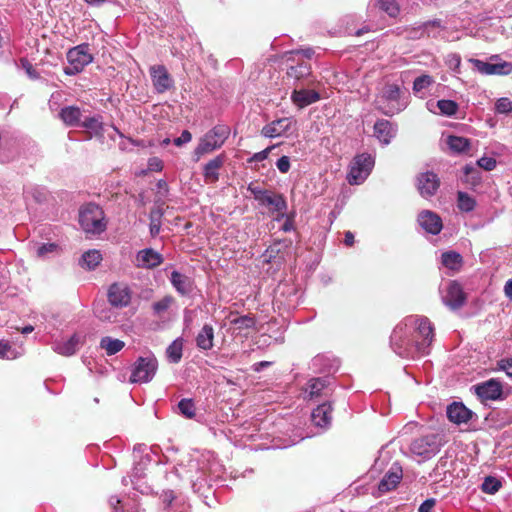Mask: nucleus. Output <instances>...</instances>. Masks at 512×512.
I'll use <instances>...</instances> for the list:
<instances>
[{"mask_svg":"<svg viewBox=\"0 0 512 512\" xmlns=\"http://www.w3.org/2000/svg\"><path fill=\"white\" fill-rule=\"evenodd\" d=\"M417 222L426 233L431 235H438L443 228L441 217L431 210L421 211L418 214Z\"/></svg>","mask_w":512,"mask_h":512,"instance_id":"20","label":"nucleus"},{"mask_svg":"<svg viewBox=\"0 0 512 512\" xmlns=\"http://www.w3.org/2000/svg\"><path fill=\"white\" fill-rule=\"evenodd\" d=\"M59 245L56 243H41L37 244L36 256L41 259H45L49 254L57 252Z\"/></svg>","mask_w":512,"mask_h":512,"instance_id":"52","label":"nucleus"},{"mask_svg":"<svg viewBox=\"0 0 512 512\" xmlns=\"http://www.w3.org/2000/svg\"><path fill=\"white\" fill-rule=\"evenodd\" d=\"M79 225L87 234L99 235L107 228L105 213L98 204L89 202L79 208Z\"/></svg>","mask_w":512,"mask_h":512,"instance_id":"4","label":"nucleus"},{"mask_svg":"<svg viewBox=\"0 0 512 512\" xmlns=\"http://www.w3.org/2000/svg\"><path fill=\"white\" fill-rule=\"evenodd\" d=\"M173 302V298L171 296H165L161 300L156 301L152 304L153 314L156 316H160L162 313L166 312L170 305Z\"/></svg>","mask_w":512,"mask_h":512,"instance_id":"53","label":"nucleus"},{"mask_svg":"<svg viewBox=\"0 0 512 512\" xmlns=\"http://www.w3.org/2000/svg\"><path fill=\"white\" fill-rule=\"evenodd\" d=\"M440 187L438 175L432 171L422 172L417 176V189L424 198L434 196Z\"/></svg>","mask_w":512,"mask_h":512,"instance_id":"18","label":"nucleus"},{"mask_svg":"<svg viewBox=\"0 0 512 512\" xmlns=\"http://www.w3.org/2000/svg\"><path fill=\"white\" fill-rule=\"evenodd\" d=\"M161 499L165 512H190L189 504L184 499L176 497L172 490L164 491Z\"/></svg>","mask_w":512,"mask_h":512,"instance_id":"29","label":"nucleus"},{"mask_svg":"<svg viewBox=\"0 0 512 512\" xmlns=\"http://www.w3.org/2000/svg\"><path fill=\"white\" fill-rule=\"evenodd\" d=\"M163 262V256L152 248L140 250L136 255L138 267L153 269Z\"/></svg>","mask_w":512,"mask_h":512,"instance_id":"28","label":"nucleus"},{"mask_svg":"<svg viewBox=\"0 0 512 512\" xmlns=\"http://www.w3.org/2000/svg\"><path fill=\"white\" fill-rule=\"evenodd\" d=\"M272 212H283L287 210L288 204L283 194L277 193L269 205Z\"/></svg>","mask_w":512,"mask_h":512,"instance_id":"55","label":"nucleus"},{"mask_svg":"<svg viewBox=\"0 0 512 512\" xmlns=\"http://www.w3.org/2000/svg\"><path fill=\"white\" fill-rule=\"evenodd\" d=\"M183 355V342L181 338L175 339L166 349V356L170 363H179Z\"/></svg>","mask_w":512,"mask_h":512,"instance_id":"42","label":"nucleus"},{"mask_svg":"<svg viewBox=\"0 0 512 512\" xmlns=\"http://www.w3.org/2000/svg\"><path fill=\"white\" fill-rule=\"evenodd\" d=\"M473 68L482 75L505 76L512 73V62L501 61L499 55L490 57V62L471 58L469 60Z\"/></svg>","mask_w":512,"mask_h":512,"instance_id":"9","label":"nucleus"},{"mask_svg":"<svg viewBox=\"0 0 512 512\" xmlns=\"http://www.w3.org/2000/svg\"><path fill=\"white\" fill-rule=\"evenodd\" d=\"M134 461L135 463L131 474L132 482L134 481V479H140L141 477L144 476L147 466L152 461L158 462V460L153 459V456L150 453H146L144 456L139 457V460L136 459Z\"/></svg>","mask_w":512,"mask_h":512,"instance_id":"40","label":"nucleus"},{"mask_svg":"<svg viewBox=\"0 0 512 512\" xmlns=\"http://www.w3.org/2000/svg\"><path fill=\"white\" fill-rule=\"evenodd\" d=\"M281 240L274 241L262 254L263 262L272 263L277 256L281 253Z\"/></svg>","mask_w":512,"mask_h":512,"instance_id":"51","label":"nucleus"},{"mask_svg":"<svg viewBox=\"0 0 512 512\" xmlns=\"http://www.w3.org/2000/svg\"><path fill=\"white\" fill-rule=\"evenodd\" d=\"M107 299L111 306L115 308H125L131 302L132 291L127 284L115 282L108 288Z\"/></svg>","mask_w":512,"mask_h":512,"instance_id":"12","label":"nucleus"},{"mask_svg":"<svg viewBox=\"0 0 512 512\" xmlns=\"http://www.w3.org/2000/svg\"><path fill=\"white\" fill-rule=\"evenodd\" d=\"M433 323L426 316L410 315L403 319L390 336L393 351L401 358L428 355L435 338Z\"/></svg>","mask_w":512,"mask_h":512,"instance_id":"1","label":"nucleus"},{"mask_svg":"<svg viewBox=\"0 0 512 512\" xmlns=\"http://www.w3.org/2000/svg\"><path fill=\"white\" fill-rule=\"evenodd\" d=\"M178 412L186 419H194L196 416V407L191 398H182L177 404Z\"/></svg>","mask_w":512,"mask_h":512,"instance_id":"46","label":"nucleus"},{"mask_svg":"<svg viewBox=\"0 0 512 512\" xmlns=\"http://www.w3.org/2000/svg\"><path fill=\"white\" fill-rule=\"evenodd\" d=\"M402 467L398 463H393L390 469L385 473L378 484V490L381 493L389 492L397 487L402 479Z\"/></svg>","mask_w":512,"mask_h":512,"instance_id":"25","label":"nucleus"},{"mask_svg":"<svg viewBox=\"0 0 512 512\" xmlns=\"http://www.w3.org/2000/svg\"><path fill=\"white\" fill-rule=\"evenodd\" d=\"M441 263L446 268L457 271L461 268L463 263V257L460 253L450 250L443 252L441 255Z\"/></svg>","mask_w":512,"mask_h":512,"instance_id":"36","label":"nucleus"},{"mask_svg":"<svg viewBox=\"0 0 512 512\" xmlns=\"http://www.w3.org/2000/svg\"><path fill=\"white\" fill-rule=\"evenodd\" d=\"M443 304L450 310L455 311L463 307L466 303V294L462 286L457 281H450L446 288L441 291Z\"/></svg>","mask_w":512,"mask_h":512,"instance_id":"11","label":"nucleus"},{"mask_svg":"<svg viewBox=\"0 0 512 512\" xmlns=\"http://www.w3.org/2000/svg\"><path fill=\"white\" fill-rule=\"evenodd\" d=\"M446 65L448 68L455 72L460 73L461 57L457 53H452L447 56Z\"/></svg>","mask_w":512,"mask_h":512,"instance_id":"57","label":"nucleus"},{"mask_svg":"<svg viewBox=\"0 0 512 512\" xmlns=\"http://www.w3.org/2000/svg\"><path fill=\"white\" fill-rule=\"evenodd\" d=\"M170 282L174 289L181 296H189L192 294L194 290V281L189 276L177 271L173 270L170 275Z\"/></svg>","mask_w":512,"mask_h":512,"instance_id":"26","label":"nucleus"},{"mask_svg":"<svg viewBox=\"0 0 512 512\" xmlns=\"http://www.w3.org/2000/svg\"><path fill=\"white\" fill-rule=\"evenodd\" d=\"M163 215H164V210L160 205L151 209V211L149 213V220H150L149 230H150V234L152 237H155L160 233L161 219H162Z\"/></svg>","mask_w":512,"mask_h":512,"instance_id":"41","label":"nucleus"},{"mask_svg":"<svg viewBox=\"0 0 512 512\" xmlns=\"http://www.w3.org/2000/svg\"><path fill=\"white\" fill-rule=\"evenodd\" d=\"M276 167L281 173H287L290 170V158L286 155L281 156L277 162Z\"/></svg>","mask_w":512,"mask_h":512,"instance_id":"63","label":"nucleus"},{"mask_svg":"<svg viewBox=\"0 0 512 512\" xmlns=\"http://www.w3.org/2000/svg\"><path fill=\"white\" fill-rule=\"evenodd\" d=\"M374 136L382 145H388L396 137L397 125L386 119H378L374 126Z\"/></svg>","mask_w":512,"mask_h":512,"instance_id":"23","label":"nucleus"},{"mask_svg":"<svg viewBox=\"0 0 512 512\" xmlns=\"http://www.w3.org/2000/svg\"><path fill=\"white\" fill-rule=\"evenodd\" d=\"M67 61L69 64H77L85 68L93 62V56L89 53V44L83 43L68 50Z\"/></svg>","mask_w":512,"mask_h":512,"instance_id":"24","label":"nucleus"},{"mask_svg":"<svg viewBox=\"0 0 512 512\" xmlns=\"http://www.w3.org/2000/svg\"><path fill=\"white\" fill-rule=\"evenodd\" d=\"M497 165V161L493 157L483 156L476 161V167L484 169L485 171H492Z\"/></svg>","mask_w":512,"mask_h":512,"instance_id":"58","label":"nucleus"},{"mask_svg":"<svg viewBox=\"0 0 512 512\" xmlns=\"http://www.w3.org/2000/svg\"><path fill=\"white\" fill-rule=\"evenodd\" d=\"M457 206L462 212H471L475 209L476 201L468 193L459 191L457 194Z\"/></svg>","mask_w":512,"mask_h":512,"instance_id":"48","label":"nucleus"},{"mask_svg":"<svg viewBox=\"0 0 512 512\" xmlns=\"http://www.w3.org/2000/svg\"><path fill=\"white\" fill-rule=\"evenodd\" d=\"M146 453H150L151 455H157L155 448L148 447L146 444H136L133 448L134 460L138 457L144 456Z\"/></svg>","mask_w":512,"mask_h":512,"instance_id":"59","label":"nucleus"},{"mask_svg":"<svg viewBox=\"0 0 512 512\" xmlns=\"http://www.w3.org/2000/svg\"><path fill=\"white\" fill-rule=\"evenodd\" d=\"M471 390L478 396V398L484 402L490 401H502L506 398V394L503 391V385L501 381L496 378H491L484 382H480L471 387Z\"/></svg>","mask_w":512,"mask_h":512,"instance_id":"10","label":"nucleus"},{"mask_svg":"<svg viewBox=\"0 0 512 512\" xmlns=\"http://www.w3.org/2000/svg\"><path fill=\"white\" fill-rule=\"evenodd\" d=\"M124 346V341L120 339H114L109 336L102 337L99 343V347L104 349L108 356L117 354L124 348Z\"/></svg>","mask_w":512,"mask_h":512,"instance_id":"38","label":"nucleus"},{"mask_svg":"<svg viewBox=\"0 0 512 512\" xmlns=\"http://www.w3.org/2000/svg\"><path fill=\"white\" fill-rule=\"evenodd\" d=\"M273 147L274 146H270V147H267V148H265L264 150H262L260 152L254 153L248 159V163L262 162V161L266 160L268 158V156H269L270 151L273 149Z\"/></svg>","mask_w":512,"mask_h":512,"instance_id":"61","label":"nucleus"},{"mask_svg":"<svg viewBox=\"0 0 512 512\" xmlns=\"http://www.w3.org/2000/svg\"><path fill=\"white\" fill-rule=\"evenodd\" d=\"M333 405L330 401L319 404L312 410L311 421L315 427L326 431L331 427Z\"/></svg>","mask_w":512,"mask_h":512,"instance_id":"19","label":"nucleus"},{"mask_svg":"<svg viewBox=\"0 0 512 512\" xmlns=\"http://www.w3.org/2000/svg\"><path fill=\"white\" fill-rule=\"evenodd\" d=\"M192 140V134L188 130H183L181 135L173 140V143L180 147Z\"/></svg>","mask_w":512,"mask_h":512,"instance_id":"64","label":"nucleus"},{"mask_svg":"<svg viewBox=\"0 0 512 512\" xmlns=\"http://www.w3.org/2000/svg\"><path fill=\"white\" fill-rule=\"evenodd\" d=\"M225 162V155L220 154L209 160L203 167V176L208 183H216L219 180V170Z\"/></svg>","mask_w":512,"mask_h":512,"instance_id":"33","label":"nucleus"},{"mask_svg":"<svg viewBox=\"0 0 512 512\" xmlns=\"http://www.w3.org/2000/svg\"><path fill=\"white\" fill-rule=\"evenodd\" d=\"M85 341V335L75 332L67 340H54L52 350L61 356L70 357L77 353Z\"/></svg>","mask_w":512,"mask_h":512,"instance_id":"13","label":"nucleus"},{"mask_svg":"<svg viewBox=\"0 0 512 512\" xmlns=\"http://www.w3.org/2000/svg\"><path fill=\"white\" fill-rule=\"evenodd\" d=\"M230 127L226 124H216L207 131L194 149V156L198 160L201 156L220 149L230 135Z\"/></svg>","mask_w":512,"mask_h":512,"instance_id":"6","label":"nucleus"},{"mask_svg":"<svg viewBox=\"0 0 512 512\" xmlns=\"http://www.w3.org/2000/svg\"><path fill=\"white\" fill-rule=\"evenodd\" d=\"M378 98L380 103L385 104L382 111L387 116L404 111L409 104V94L398 83L385 82Z\"/></svg>","mask_w":512,"mask_h":512,"instance_id":"3","label":"nucleus"},{"mask_svg":"<svg viewBox=\"0 0 512 512\" xmlns=\"http://www.w3.org/2000/svg\"><path fill=\"white\" fill-rule=\"evenodd\" d=\"M436 105L440 110V114L447 117L454 116L459 110L458 103L450 99H440Z\"/></svg>","mask_w":512,"mask_h":512,"instance_id":"47","label":"nucleus"},{"mask_svg":"<svg viewBox=\"0 0 512 512\" xmlns=\"http://www.w3.org/2000/svg\"><path fill=\"white\" fill-rule=\"evenodd\" d=\"M287 76L297 81L306 80L307 84L315 82V78L311 72V65L306 61L289 66L287 68Z\"/></svg>","mask_w":512,"mask_h":512,"instance_id":"31","label":"nucleus"},{"mask_svg":"<svg viewBox=\"0 0 512 512\" xmlns=\"http://www.w3.org/2000/svg\"><path fill=\"white\" fill-rule=\"evenodd\" d=\"M102 255L98 250H88L82 254L79 265L88 270L95 269L101 262Z\"/></svg>","mask_w":512,"mask_h":512,"instance_id":"39","label":"nucleus"},{"mask_svg":"<svg viewBox=\"0 0 512 512\" xmlns=\"http://www.w3.org/2000/svg\"><path fill=\"white\" fill-rule=\"evenodd\" d=\"M290 126L291 120L289 118H280L265 125L261 130V134L266 138L282 137L289 132Z\"/></svg>","mask_w":512,"mask_h":512,"instance_id":"27","label":"nucleus"},{"mask_svg":"<svg viewBox=\"0 0 512 512\" xmlns=\"http://www.w3.org/2000/svg\"><path fill=\"white\" fill-rule=\"evenodd\" d=\"M20 67L26 72L27 76L31 80H38L40 79V74L35 70L33 65L30 63V61L27 58H21L19 60Z\"/></svg>","mask_w":512,"mask_h":512,"instance_id":"56","label":"nucleus"},{"mask_svg":"<svg viewBox=\"0 0 512 512\" xmlns=\"http://www.w3.org/2000/svg\"><path fill=\"white\" fill-rule=\"evenodd\" d=\"M339 365V361L334 356L318 354L311 359L309 370L314 374H326L330 376L331 373L338 370Z\"/></svg>","mask_w":512,"mask_h":512,"instance_id":"16","label":"nucleus"},{"mask_svg":"<svg viewBox=\"0 0 512 512\" xmlns=\"http://www.w3.org/2000/svg\"><path fill=\"white\" fill-rule=\"evenodd\" d=\"M158 370V360L151 352L136 358L130 368L129 382L132 384H147L153 380Z\"/></svg>","mask_w":512,"mask_h":512,"instance_id":"5","label":"nucleus"},{"mask_svg":"<svg viewBox=\"0 0 512 512\" xmlns=\"http://www.w3.org/2000/svg\"><path fill=\"white\" fill-rule=\"evenodd\" d=\"M333 378L329 375L322 377H313L307 381L302 388V395L304 400H316L322 395V391L332 385Z\"/></svg>","mask_w":512,"mask_h":512,"instance_id":"14","label":"nucleus"},{"mask_svg":"<svg viewBox=\"0 0 512 512\" xmlns=\"http://www.w3.org/2000/svg\"><path fill=\"white\" fill-rule=\"evenodd\" d=\"M375 157L369 153L357 154L351 161L347 181L351 185L362 184L372 172Z\"/></svg>","mask_w":512,"mask_h":512,"instance_id":"7","label":"nucleus"},{"mask_svg":"<svg viewBox=\"0 0 512 512\" xmlns=\"http://www.w3.org/2000/svg\"><path fill=\"white\" fill-rule=\"evenodd\" d=\"M295 217H296V212L295 211L290 212L289 216H286V220L284 221V223L281 226V231L287 233V232H291V231L295 230V225H294Z\"/></svg>","mask_w":512,"mask_h":512,"instance_id":"62","label":"nucleus"},{"mask_svg":"<svg viewBox=\"0 0 512 512\" xmlns=\"http://www.w3.org/2000/svg\"><path fill=\"white\" fill-rule=\"evenodd\" d=\"M187 467L186 469L179 464V467H174L172 473L179 478L188 479L193 490L201 495L205 493V486L207 489H211L214 484L222 486L225 481V469L213 453L208 452L199 458H190Z\"/></svg>","mask_w":512,"mask_h":512,"instance_id":"2","label":"nucleus"},{"mask_svg":"<svg viewBox=\"0 0 512 512\" xmlns=\"http://www.w3.org/2000/svg\"><path fill=\"white\" fill-rule=\"evenodd\" d=\"M446 415L450 422L460 425L467 423L476 414L467 408L462 402H452L447 406Z\"/></svg>","mask_w":512,"mask_h":512,"instance_id":"21","label":"nucleus"},{"mask_svg":"<svg viewBox=\"0 0 512 512\" xmlns=\"http://www.w3.org/2000/svg\"><path fill=\"white\" fill-rule=\"evenodd\" d=\"M58 117L68 127H79L83 114L80 107L69 105L60 109Z\"/></svg>","mask_w":512,"mask_h":512,"instance_id":"30","label":"nucleus"},{"mask_svg":"<svg viewBox=\"0 0 512 512\" xmlns=\"http://www.w3.org/2000/svg\"><path fill=\"white\" fill-rule=\"evenodd\" d=\"M462 170L465 176L463 179L464 182L471 184L472 186H477L481 183V172L474 164H466Z\"/></svg>","mask_w":512,"mask_h":512,"instance_id":"43","label":"nucleus"},{"mask_svg":"<svg viewBox=\"0 0 512 512\" xmlns=\"http://www.w3.org/2000/svg\"><path fill=\"white\" fill-rule=\"evenodd\" d=\"M214 328L211 324H204L195 338L196 347L201 351H209L214 347Z\"/></svg>","mask_w":512,"mask_h":512,"instance_id":"32","label":"nucleus"},{"mask_svg":"<svg viewBox=\"0 0 512 512\" xmlns=\"http://www.w3.org/2000/svg\"><path fill=\"white\" fill-rule=\"evenodd\" d=\"M23 195L25 198H32L37 203H41L46 198V190L38 185L27 184L23 187Z\"/></svg>","mask_w":512,"mask_h":512,"instance_id":"44","label":"nucleus"},{"mask_svg":"<svg viewBox=\"0 0 512 512\" xmlns=\"http://www.w3.org/2000/svg\"><path fill=\"white\" fill-rule=\"evenodd\" d=\"M442 445V436L432 433L414 439L410 444V451L413 455L425 461L434 457L440 451Z\"/></svg>","mask_w":512,"mask_h":512,"instance_id":"8","label":"nucleus"},{"mask_svg":"<svg viewBox=\"0 0 512 512\" xmlns=\"http://www.w3.org/2000/svg\"><path fill=\"white\" fill-rule=\"evenodd\" d=\"M497 365L499 370L504 371L512 379V357L499 360Z\"/></svg>","mask_w":512,"mask_h":512,"instance_id":"60","label":"nucleus"},{"mask_svg":"<svg viewBox=\"0 0 512 512\" xmlns=\"http://www.w3.org/2000/svg\"><path fill=\"white\" fill-rule=\"evenodd\" d=\"M502 483L494 476H486L481 484V490L486 494H495L501 488Z\"/></svg>","mask_w":512,"mask_h":512,"instance_id":"50","label":"nucleus"},{"mask_svg":"<svg viewBox=\"0 0 512 512\" xmlns=\"http://www.w3.org/2000/svg\"><path fill=\"white\" fill-rule=\"evenodd\" d=\"M231 324L238 330L254 329L256 326L255 317L247 314L231 320Z\"/></svg>","mask_w":512,"mask_h":512,"instance_id":"49","label":"nucleus"},{"mask_svg":"<svg viewBox=\"0 0 512 512\" xmlns=\"http://www.w3.org/2000/svg\"><path fill=\"white\" fill-rule=\"evenodd\" d=\"M446 143L449 149L455 154L466 153L470 150L471 142L468 138L456 135L447 137Z\"/></svg>","mask_w":512,"mask_h":512,"instance_id":"35","label":"nucleus"},{"mask_svg":"<svg viewBox=\"0 0 512 512\" xmlns=\"http://www.w3.org/2000/svg\"><path fill=\"white\" fill-rule=\"evenodd\" d=\"M435 83L434 78L428 74H422L413 81L412 90L415 95L425 98L426 91Z\"/></svg>","mask_w":512,"mask_h":512,"instance_id":"34","label":"nucleus"},{"mask_svg":"<svg viewBox=\"0 0 512 512\" xmlns=\"http://www.w3.org/2000/svg\"><path fill=\"white\" fill-rule=\"evenodd\" d=\"M81 128L86 129L94 135H102L103 133V122L102 116L94 115L89 117H84L81 120L80 126Z\"/></svg>","mask_w":512,"mask_h":512,"instance_id":"37","label":"nucleus"},{"mask_svg":"<svg viewBox=\"0 0 512 512\" xmlns=\"http://www.w3.org/2000/svg\"><path fill=\"white\" fill-rule=\"evenodd\" d=\"M374 6L385 12L388 16L395 18L400 13V7L396 0H373Z\"/></svg>","mask_w":512,"mask_h":512,"instance_id":"45","label":"nucleus"},{"mask_svg":"<svg viewBox=\"0 0 512 512\" xmlns=\"http://www.w3.org/2000/svg\"><path fill=\"white\" fill-rule=\"evenodd\" d=\"M444 30L445 26L442 21L440 19H434L411 28L409 37L411 39H420L422 37L437 38Z\"/></svg>","mask_w":512,"mask_h":512,"instance_id":"15","label":"nucleus"},{"mask_svg":"<svg viewBox=\"0 0 512 512\" xmlns=\"http://www.w3.org/2000/svg\"><path fill=\"white\" fill-rule=\"evenodd\" d=\"M494 109L497 114L508 115L512 112V101L507 97H501L495 102Z\"/></svg>","mask_w":512,"mask_h":512,"instance_id":"54","label":"nucleus"},{"mask_svg":"<svg viewBox=\"0 0 512 512\" xmlns=\"http://www.w3.org/2000/svg\"><path fill=\"white\" fill-rule=\"evenodd\" d=\"M149 72L157 93H164L173 87L174 80L164 65L151 66Z\"/></svg>","mask_w":512,"mask_h":512,"instance_id":"17","label":"nucleus"},{"mask_svg":"<svg viewBox=\"0 0 512 512\" xmlns=\"http://www.w3.org/2000/svg\"><path fill=\"white\" fill-rule=\"evenodd\" d=\"M291 102L298 109H304L305 107L318 102L321 99V95L314 89L306 88H295L290 95Z\"/></svg>","mask_w":512,"mask_h":512,"instance_id":"22","label":"nucleus"}]
</instances>
